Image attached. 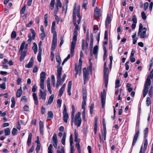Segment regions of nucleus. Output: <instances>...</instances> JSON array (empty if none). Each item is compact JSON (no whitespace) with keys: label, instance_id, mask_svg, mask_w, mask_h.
I'll return each instance as SVG.
<instances>
[{"label":"nucleus","instance_id":"nucleus-41","mask_svg":"<svg viewBox=\"0 0 153 153\" xmlns=\"http://www.w3.org/2000/svg\"><path fill=\"white\" fill-rule=\"evenodd\" d=\"M94 106V103H92L90 107V113L91 114H92L93 112V109Z\"/></svg>","mask_w":153,"mask_h":153},{"label":"nucleus","instance_id":"nucleus-52","mask_svg":"<svg viewBox=\"0 0 153 153\" xmlns=\"http://www.w3.org/2000/svg\"><path fill=\"white\" fill-rule=\"evenodd\" d=\"M62 102V100L61 99H59L57 100V107L60 108L61 107Z\"/></svg>","mask_w":153,"mask_h":153},{"label":"nucleus","instance_id":"nucleus-35","mask_svg":"<svg viewBox=\"0 0 153 153\" xmlns=\"http://www.w3.org/2000/svg\"><path fill=\"white\" fill-rule=\"evenodd\" d=\"M11 101L12 104L11 105V108H13L15 106L16 104V101H15V98L14 97H13L11 98Z\"/></svg>","mask_w":153,"mask_h":153},{"label":"nucleus","instance_id":"nucleus-10","mask_svg":"<svg viewBox=\"0 0 153 153\" xmlns=\"http://www.w3.org/2000/svg\"><path fill=\"white\" fill-rule=\"evenodd\" d=\"M62 71L59 70L57 71V82L56 84V87L57 88L61 84V82H62L61 80Z\"/></svg>","mask_w":153,"mask_h":153},{"label":"nucleus","instance_id":"nucleus-19","mask_svg":"<svg viewBox=\"0 0 153 153\" xmlns=\"http://www.w3.org/2000/svg\"><path fill=\"white\" fill-rule=\"evenodd\" d=\"M53 141V146L56 149L57 147V144L58 142V140L57 139V136L56 134L54 133L52 137Z\"/></svg>","mask_w":153,"mask_h":153},{"label":"nucleus","instance_id":"nucleus-40","mask_svg":"<svg viewBox=\"0 0 153 153\" xmlns=\"http://www.w3.org/2000/svg\"><path fill=\"white\" fill-rule=\"evenodd\" d=\"M98 46L97 45H96L94 47L93 51V54H97V53H98Z\"/></svg>","mask_w":153,"mask_h":153},{"label":"nucleus","instance_id":"nucleus-13","mask_svg":"<svg viewBox=\"0 0 153 153\" xmlns=\"http://www.w3.org/2000/svg\"><path fill=\"white\" fill-rule=\"evenodd\" d=\"M57 46V36H53L51 50L54 51Z\"/></svg>","mask_w":153,"mask_h":153},{"label":"nucleus","instance_id":"nucleus-24","mask_svg":"<svg viewBox=\"0 0 153 153\" xmlns=\"http://www.w3.org/2000/svg\"><path fill=\"white\" fill-rule=\"evenodd\" d=\"M74 141L76 142V143H80V139L78 138V134L76 132V130L75 129L74 131Z\"/></svg>","mask_w":153,"mask_h":153},{"label":"nucleus","instance_id":"nucleus-58","mask_svg":"<svg viewBox=\"0 0 153 153\" xmlns=\"http://www.w3.org/2000/svg\"><path fill=\"white\" fill-rule=\"evenodd\" d=\"M104 54L103 56V60L104 61H105L107 58V50H103Z\"/></svg>","mask_w":153,"mask_h":153},{"label":"nucleus","instance_id":"nucleus-7","mask_svg":"<svg viewBox=\"0 0 153 153\" xmlns=\"http://www.w3.org/2000/svg\"><path fill=\"white\" fill-rule=\"evenodd\" d=\"M101 102L102 104V108H103L105 103V99L106 92L105 90L104 89L103 92H101L100 93Z\"/></svg>","mask_w":153,"mask_h":153},{"label":"nucleus","instance_id":"nucleus-63","mask_svg":"<svg viewBox=\"0 0 153 153\" xmlns=\"http://www.w3.org/2000/svg\"><path fill=\"white\" fill-rule=\"evenodd\" d=\"M132 20L133 21V23L134 24H136L137 23V19L136 18V16L135 15H134L132 16Z\"/></svg>","mask_w":153,"mask_h":153},{"label":"nucleus","instance_id":"nucleus-60","mask_svg":"<svg viewBox=\"0 0 153 153\" xmlns=\"http://www.w3.org/2000/svg\"><path fill=\"white\" fill-rule=\"evenodd\" d=\"M33 64L31 62H29L27 64L25 65V67L26 68H31L33 66Z\"/></svg>","mask_w":153,"mask_h":153},{"label":"nucleus","instance_id":"nucleus-17","mask_svg":"<svg viewBox=\"0 0 153 153\" xmlns=\"http://www.w3.org/2000/svg\"><path fill=\"white\" fill-rule=\"evenodd\" d=\"M151 84L145 83L144 85V88L143 90V96L145 97L148 92V90Z\"/></svg>","mask_w":153,"mask_h":153},{"label":"nucleus","instance_id":"nucleus-30","mask_svg":"<svg viewBox=\"0 0 153 153\" xmlns=\"http://www.w3.org/2000/svg\"><path fill=\"white\" fill-rule=\"evenodd\" d=\"M32 137V134L30 132L29 133L27 141V144L29 146H30L31 144Z\"/></svg>","mask_w":153,"mask_h":153},{"label":"nucleus","instance_id":"nucleus-4","mask_svg":"<svg viewBox=\"0 0 153 153\" xmlns=\"http://www.w3.org/2000/svg\"><path fill=\"white\" fill-rule=\"evenodd\" d=\"M46 77V73L44 71L42 72L40 74V85L41 89H44L45 80Z\"/></svg>","mask_w":153,"mask_h":153},{"label":"nucleus","instance_id":"nucleus-6","mask_svg":"<svg viewBox=\"0 0 153 153\" xmlns=\"http://www.w3.org/2000/svg\"><path fill=\"white\" fill-rule=\"evenodd\" d=\"M83 77L84 80V84L85 85L87 81L89 80V72L86 68H83Z\"/></svg>","mask_w":153,"mask_h":153},{"label":"nucleus","instance_id":"nucleus-57","mask_svg":"<svg viewBox=\"0 0 153 153\" xmlns=\"http://www.w3.org/2000/svg\"><path fill=\"white\" fill-rule=\"evenodd\" d=\"M56 8L54 9V10L53 12L54 14L55 15H57L58 13L59 12V7L58 6H55Z\"/></svg>","mask_w":153,"mask_h":153},{"label":"nucleus","instance_id":"nucleus-39","mask_svg":"<svg viewBox=\"0 0 153 153\" xmlns=\"http://www.w3.org/2000/svg\"><path fill=\"white\" fill-rule=\"evenodd\" d=\"M78 34L74 33V36L73 38L72 41L71 42L76 43L77 41V38Z\"/></svg>","mask_w":153,"mask_h":153},{"label":"nucleus","instance_id":"nucleus-22","mask_svg":"<svg viewBox=\"0 0 153 153\" xmlns=\"http://www.w3.org/2000/svg\"><path fill=\"white\" fill-rule=\"evenodd\" d=\"M75 71L76 72V74H78L79 75H80L81 72V67H79L77 66V64H76L75 65Z\"/></svg>","mask_w":153,"mask_h":153},{"label":"nucleus","instance_id":"nucleus-42","mask_svg":"<svg viewBox=\"0 0 153 153\" xmlns=\"http://www.w3.org/2000/svg\"><path fill=\"white\" fill-rule=\"evenodd\" d=\"M80 8H78L77 9H76V13H77V17L79 19H81L82 17L80 15Z\"/></svg>","mask_w":153,"mask_h":153},{"label":"nucleus","instance_id":"nucleus-59","mask_svg":"<svg viewBox=\"0 0 153 153\" xmlns=\"http://www.w3.org/2000/svg\"><path fill=\"white\" fill-rule=\"evenodd\" d=\"M146 149L143 148V146L142 145L140 147L139 153H145Z\"/></svg>","mask_w":153,"mask_h":153},{"label":"nucleus","instance_id":"nucleus-54","mask_svg":"<svg viewBox=\"0 0 153 153\" xmlns=\"http://www.w3.org/2000/svg\"><path fill=\"white\" fill-rule=\"evenodd\" d=\"M64 39V36H62L60 37V42L59 44V47H60L63 44L64 42V40L63 39Z\"/></svg>","mask_w":153,"mask_h":153},{"label":"nucleus","instance_id":"nucleus-26","mask_svg":"<svg viewBox=\"0 0 153 153\" xmlns=\"http://www.w3.org/2000/svg\"><path fill=\"white\" fill-rule=\"evenodd\" d=\"M97 118L95 117L94 118V134H96L97 132Z\"/></svg>","mask_w":153,"mask_h":153},{"label":"nucleus","instance_id":"nucleus-44","mask_svg":"<svg viewBox=\"0 0 153 153\" xmlns=\"http://www.w3.org/2000/svg\"><path fill=\"white\" fill-rule=\"evenodd\" d=\"M5 135H9L10 134V130L9 128H6L4 129Z\"/></svg>","mask_w":153,"mask_h":153},{"label":"nucleus","instance_id":"nucleus-25","mask_svg":"<svg viewBox=\"0 0 153 153\" xmlns=\"http://www.w3.org/2000/svg\"><path fill=\"white\" fill-rule=\"evenodd\" d=\"M74 141L76 142V143H80V139L78 138V134L76 132V130L75 129L74 131Z\"/></svg>","mask_w":153,"mask_h":153},{"label":"nucleus","instance_id":"nucleus-16","mask_svg":"<svg viewBox=\"0 0 153 153\" xmlns=\"http://www.w3.org/2000/svg\"><path fill=\"white\" fill-rule=\"evenodd\" d=\"M76 6L75 5L74 7V9L73 13V22L74 26L75 27L77 26H78L76 24Z\"/></svg>","mask_w":153,"mask_h":153},{"label":"nucleus","instance_id":"nucleus-18","mask_svg":"<svg viewBox=\"0 0 153 153\" xmlns=\"http://www.w3.org/2000/svg\"><path fill=\"white\" fill-rule=\"evenodd\" d=\"M139 129H138L137 130L136 133L134 135V138H133L132 143V147H133V146H134L135 145L137 141L138 137L139 136Z\"/></svg>","mask_w":153,"mask_h":153},{"label":"nucleus","instance_id":"nucleus-5","mask_svg":"<svg viewBox=\"0 0 153 153\" xmlns=\"http://www.w3.org/2000/svg\"><path fill=\"white\" fill-rule=\"evenodd\" d=\"M36 88L37 87L36 84L32 86V91L33 92H34L32 94V96L34 102V104L36 105H38L39 104V101L38 97L36 93H34L36 91Z\"/></svg>","mask_w":153,"mask_h":153},{"label":"nucleus","instance_id":"nucleus-47","mask_svg":"<svg viewBox=\"0 0 153 153\" xmlns=\"http://www.w3.org/2000/svg\"><path fill=\"white\" fill-rule=\"evenodd\" d=\"M53 148V145L52 144H50L48 148V153H53V151L52 150Z\"/></svg>","mask_w":153,"mask_h":153},{"label":"nucleus","instance_id":"nucleus-20","mask_svg":"<svg viewBox=\"0 0 153 153\" xmlns=\"http://www.w3.org/2000/svg\"><path fill=\"white\" fill-rule=\"evenodd\" d=\"M111 16H110L108 14L105 23L106 28H107L108 27L109 25L111 23Z\"/></svg>","mask_w":153,"mask_h":153},{"label":"nucleus","instance_id":"nucleus-23","mask_svg":"<svg viewBox=\"0 0 153 153\" xmlns=\"http://www.w3.org/2000/svg\"><path fill=\"white\" fill-rule=\"evenodd\" d=\"M76 43L71 42V56L74 55V48L76 46Z\"/></svg>","mask_w":153,"mask_h":153},{"label":"nucleus","instance_id":"nucleus-15","mask_svg":"<svg viewBox=\"0 0 153 153\" xmlns=\"http://www.w3.org/2000/svg\"><path fill=\"white\" fill-rule=\"evenodd\" d=\"M94 16L96 19H99L102 16V14L100 13V10L98 7H96L94 9Z\"/></svg>","mask_w":153,"mask_h":153},{"label":"nucleus","instance_id":"nucleus-28","mask_svg":"<svg viewBox=\"0 0 153 153\" xmlns=\"http://www.w3.org/2000/svg\"><path fill=\"white\" fill-rule=\"evenodd\" d=\"M22 93V87H20V88L18 89L17 90L16 95V97L18 98L20 97L21 96Z\"/></svg>","mask_w":153,"mask_h":153},{"label":"nucleus","instance_id":"nucleus-34","mask_svg":"<svg viewBox=\"0 0 153 153\" xmlns=\"http://www.w3.org/2000/svg\"><path fill=\"white\" fill-rule=\"evenodd\" d=\"M42 51H39V53L38 54L37 58L38 61L39 62H40L41 61V55Z\"/></svg>","mask_w":153,"mask_h":153},{"label":"nucleus","instance_id":"nucleus-11","mask_svg":"<svg viewBox=\"0 0 153 153\" xmlns=\"http://www.w3.org/2000/svg\"><path fill=\"white\" fill-rule=\"evenodd\" d=\"M47 94L46 90L42 91L40 90L39 94V99H42L43 101H45L46 99Z\"/></svg>","mask_w":153,"mask_h":153},{"label":"nucleus","instance_id":"nucleus-38","mask_svg":"<svg viewBox=\"0 0 153 153\" xmlns=\"http://www.w3.org/2000/svg\"><path fill=\"white\" fill-rule=\"evenodd\" d=\"M88 4V1L87 0H84L83 4L82 5V7L84 8L85 10H86L87 9V5Z\"/></svg>","mask_w":153,"mask_h":153},{"label":"nucleus","instance_id":"nucleus-64","mask_svg":"<svg viewBox=\"0 0 153 153\" xmlns=\"http://www.w3.org/2000/svg\"><path fill=\"white\" fill-rule=\"evenodd\" d=\"M16 36V32L15 31H13L11 34V36L12 38H14Z\"/></svg>","mask_w":153,"mask_h":153},{"label":"nucleus","instance_id":"nucleus-36","mask_svg":"<svg viewBox=\"0 0 153 153\" xmlns=\"http://www.w3.org/2000/svg\"><path fill=\"white\" fill-rule=\"evenodd\" d=\"M149 94L150 97H152L153 94V87L152 86H151L149 89Z\"/></svg>","mask_w":153,"mask_h":153},{"label":"nucleus","instance_id":"nucleus-49","mask_svg":"<svg viewBox=\"0 0 153 153\" xmlns=\"http://www.w3.org/2000/svg\"><path fill=\"white\" fill-rule=\"evenodd\" d=\"M86 101H82V108L83 109V110H85V111L86 108L85 106L86 105Z\"/></svg>","mask_w":153,"mask_h":153},{"label":"nucleus","instance_id":"nucleus-33","mask_svg":"<svg viewBox=\"0 0 153 153\" xmlns=\"http://www.w3.org/2000/svg\"><path fill=\"white\" fill-rule=\"evenodd\" d=\"M149 128L148 127L146 128L143 131L144 136V138H147L148 136V134L149 131Z\"/></svg>","mask_w":153,"mask_h":153},{"label":"nucleus","instance_id":"nucleus-14","mask_svg":"<svg viewBox=\"0 0 153 153\" xmlns=\"http://www.w3.org/2000/svg\"><path fill=\"white\" fill-rule=\"evenodd\" d=\"M147 30V29L144 27L143 30H140V31H138L137 34L138 36H140V38L141 39H143L146 36V32Z\"/></svg>","mask_w":153,"mask_h":153},{"label":"nucleus","instance_id":"nucleus-8","mask_svg":"<svg viewBox=\"0 0 153 153\" xmlns=\"http://www.w3.org/2000/svg\"><path fill=\"white\" fill-rule=\"evenodd\" d=\"M31 33L32 34V36H31V34L30 33H29L28 35V39L27 40V42L28 44H30L31 42L32 39H34L35 38L36 33L35 30L33 28L30 29Z\"/></svg>","mask_w":153,"mask_h":153},{"label":"nucleus","instance_id":"nucleus-37","mask_svg":"<svg viewBox=\"0 0 153 153\" xmlns=\"http://www.w3.org/2000/svg\"><path fill=\"white\" fill-rule=\"evenodd\" d=\"M148 144V143L147 139V138H144L143 148L147 149Z\"/></svg>","mask_w":153,"mask_h":153},{"label":"nucleus","instance_id":"nucleus-56","mask_svg":"<svg viewBox=\"0 0 153 153\" xmlns=\"http://www.w3.org/2000/svg\"><path fill=\"white\" fill-rule=\"evenodd\" d=\"M146 104L147 106H149L151 104L150 99L149 97H147L146 101Z\"/></svg>","mask_w":153,"mask_h":153},{"label":"nucleus","instance_id":"nucleus-62","mask_svg":"<svg viewBox=\"0 0 153 153\" xmlns=\"http://www.w3.org/2000/svg\"><path fill=\"white\" fill-rule=\"evenodd\" d=\"M64 90H65V89H64L63 88H60V89L59 90V94L58 95L60 97H61L62 96V95L63 94V91H64Z\"/></svg>","mask_w":153,"mask_h":153},{"label":"nucleus","instance_id":"nucleus-48","mask_svg":"<svg viewBox=\"0 0 153 153\" xmlns=\"http://www.w3.org/2000/svg\"><path fill=\"white\" fill-rule=\"evenodd\" d=\"M72 111L71 113V116L73 117L74 115L75 111V108L74 105H73L72 106Z\"/></svg>","mask_w":153,"mask_h":153},{"label":"nucleus","instance_id":"nucleus-9","mask_svg":"<svg viewBox=\"0 0 153 153\" xmlns=\"http://www.w3.org/2000/svg\"><path fill=\"white\" fill-rule=\"evenodd\" d=\"M63 120L65 123H67L69 118L68 114L67 113V109L65 104L63 105Z\"/></svg>","mask_w":153,"mask_h":153},{"label":"nucleus","instance_id":"nucleus-31","mask_svg":"<svg viewBox=\"0 0 153 153\" xmlns=\"http://www.w3.org/2000/svg\"><path fill=\"white\" fill-rule=\"evenodd\" d=\"M54 96V95L52 94L50 97L48 101V104L50 105L52 103L53 101Z\"/></svg>","mask_w":153,"mask_h":153},{"label":"nucleus","instance_id":"nucleus-61","mask_svg":"<svg viewBox=\"0 0 153 153\" xmlns=\"http://www.w3.org/2000/svg\"><path fill=\"white\" fill-rule=\"evenodd\" d=\"M141 15L143 19L144 20H146V16L144 11L142 12L141 13Z\"/></svg>","mask_w":153,"mask_h":153},{"label":"nucleus","instance_id":"nucleus-1","mask_svg":"<svg viewBox=\"0 0 153 153\" xmlns=\"http://www.w3.org/2000/svg\"><path fill=\"white\" fill-rule=\"evenodd\" d=\"M81 114V112L79 111L76 114L75 117L74 115L73 117L71 116V125H73V123L74 122V125L77 127L80 126L82 123Z\"/></svg>","mask_w":153,"mask_h":153},{"label":"nucleus","instance_id":"nucleus-46","mask_svg":"<svg viewBox=\"0 0 153 153\" xmlns=\"http://www.w3.org/2000/svg\"><path fill=\"white\" fill-rule=\"evenodd\" d=\"M72 85V82L71 81H70L68 83V89L67 91H71V88Z\"/></svg>","mask_w":153,"mask_h":153},{"label":"nucleus","instance_id":"nucleus-32","mask_svg":"<svg viewBox=\"0 0 153 153\" xmlns=\"http://www.w3.org/2000/svg\"><path fill=\"white\" fill-rule=\"evenodd\" d=\"M33 45L34 46L32 47V49L34 51L35 54H36L37 51L38 47L37 45L35 42L33 43Z\"/></svg>","mask_w":153,"mask_h":153},{"label":"nucleus","instance_id":"nucleus-51","mask_svg":"<svg viewBox=\"0 0 153 153\" xmlns=\"http://www.w3.org/2000/svg\"><path fill=\"white\" fill-rule=\"evenodd\" d=\"M52 82L53 87L55 86V79L54 75H52L51 76Z\"/></svg>","mask_w":153,"mask_h":153},{"label":"nucleus","instance_id":"nucleus-50","mask_svg":"<svg viewBox=\"0 0 153 153\" xmlns=\"http://www.w3.org/2000/svg\"><path fill=\"white\" fill-rule=\"evenodd\" d=\"M115 88H117L120 86V80L119 79H117L115 82Z\"/></svg>","mask_w":153,"mask_h":153},{"label":"nucleus","instance_id":"nucleus-12","mask_svg":"<svg viewBox=\"0 0 153 153\" xmlns=\"http://www.w3.org/2000/svg\"><path fill=\"white\" fill-rule=\"evenodd\" d=\"M56 62L58 63V65H56V68L57 69V71H58L59 70L62 71V67L60 66L61 60L60 56H56Z\"/></svg>","mask_w":153,"mask_h":153},{"label":"nucleus","instance_id":"nucleus-3","mask_svg":"<svg viewBox=\"0 0 153 153\" xmlns=\"http://www.w3.org/2000/svg\"><path fill=\"white\" fill-rule=\"evenodd\" d=\"M25 42L24 41L21 44L20 47L19 51V52H21V56L19 58V60L20 62H22L24 59L25 56L26 55L27 50H24L23 51L25 45Z\"/></svg>","mask_w":153,"mask_h":153},{"label":"nucleus","instance_id":"nucleus-53","mask_svg":"<svg viewBox=\"0 0 153 153\" xmlns=\"http://www.w3.org/2000/svg\"><path fill=\"white\" fill-rule=\"evenodd\" d=\"M55 6H57L60 8L62 7V3L60 0H56V3Z\"/></svg>","mask_w":153,"mask_h":153},{"label":"nucleus","instance_id":"nucleus-21","mask_svg":"<svg viewBox=\"0 0 153 153\" xmlns=\"http://www.w3.org/2000/svg\"><path fill=\"white\" fill-rule=\"evenodd\" d=\"M56 21H53L52 22V25L51 27V32L53 34V36H57V33L55 30V26Z\"/></svg>","mask_w":153,"mask_h":153},{"label":"nucleus","instance_id":"nucleus-43","mask_svg":"<svg viewBox=\"0 0 153 153\" xmlns=\"http://www.w3.org/2000/svg\"><path fill=\"white\" fill-rule=\"evenodd\" d=\"M75 146L77 149L78 153H81V146L79 143H76Z\"/></svg>","mask_w":153,"mask_h":153},{"label":"nucleus","instance_id":"nucleus-29","mask_svg":"<svg viewBox=\"0 0 153 153\" xmlns=\"http://www.w3.org/2000/svg\"><path fill=\"white\" fill-rule=\"evenodd\" d=\"M55 4V0H51L49 5V8L51 10H52L53 9Z\"/></svg>","mask_w":153,"mask_h":153},{"label":"nucleus","instance_id":"nucleus-2","mask_svg":"<svg viewBox=\"0 0 153 153\" xmlns=\"http://www.w3.org/2000/svg\"><path fill=\"white\" fill-rule=\"evenodd\" d=\"M106 61L105 62L103 66V76L105 87L107 88L108 81V69L107 67Z\"/></svg>","mask_w":153,"mask_h":153},{"label":"nucleus","instance_id":"nucleus-27","mask_svg":"<svg viewBox=\"0 0 153 153\" xmlns=\"http://www.w3.org/2000/svg\"><path fill=\"white\" fill-rule=\"evenodd\" d=\"M53 114L51 111H49L48 113V116L47 117V120H52L53 118Z\"/></svg>","mask_w":153,"mask_h":153},{"label":"nucleus","instance_id":"nucleus-55","mask_svg":"<svg viewBox=\"0 0 153 153\" xmlns=\"http://www.w3.org/2000/svg\"><path fill=\"white\" fill-rule=\"evenodd\" d=\"M40 39L42 40L44 39L46 37V35L45 32H43L40 34Z\"/></svg>","mask_w":153,"mask_h":153},{"label":"nucleus","instance_id":"nucleus-45","mask_svg":"<svg viewBox=\"0 0 153 153\" xmlns=\"http://www.w3.org/2000/svg\"><path fill=\"white\" fill-rule=\"evenodd\" d=\"M18 132L17 129L15 128H13L12 130V133L13 135L15 136L17 134Z\"/></svg>","mask_w":153,"mask_h":153}]
</instances>
